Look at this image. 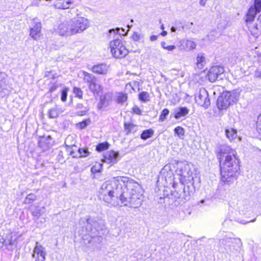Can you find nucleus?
<instances>
[{
  "instance_id": "obj_24",
  "label": "nucleus",
  "mask_w": 261,
  "mask_h": 261,
  "mask_svg": "<svg viewBox=\"0 0 261 261\" xmlns=\"http://www.w3.org/2000/svg\"><path fill=\"white\" fill-rule=\"evenodd\" d=\"M225 134L228 139L231 141L236 139L238 137L237 130L232 127L226 129Z\"/></svg>"
},
{
  "instance_id": "obj_30",
  "label": "nucleus",
  "mask_w": 261,
  "mask_h": 261,
  "mask_svg": "<svg viewBox=\"0 0 261 261\" xmlns=\"http://www.w3.org/2000/svg\"><path fill=\"white\" fill-rule=\"evenodd\" d=\"M174 133L179 138L182 139L184 136L185 130L182 127L177 126L175 128Z\"/></svg>"
},
{
  "instance_id": "obj_2",
  "label": "nucleus",
  "mask_w": 261,
  "mask_h": 261,
  "mask_svg": "<svg viewBox=\"0 0 261 261\" xmlns=\"http://www.w3.org/2000/svg\"><path fill=\"white\" fill-rule=\"evenodd\" d=\"M119 180L123 181L124 194L121 198L120 205L123 204L133 208H138L142 204V189L141 186L128 178L120 177Z\"/></svg>"
},
{
  "instance_id": "obj_19",
  "label": "nucleus",
  "mask_w": 261,
  "mask_h": 261,
  "mask_svg": "<svg viewBox=\"0 0 261 261\" xmlns=\"http://www.w3.org/2000/svg\"><path fill=\"white\" fill-rule=\"evenodd\" d=\"M108 67L106 64H100L93 66L92 71L96 74H106Z\"/></svg>"
},
{
  "instance_id": "obj_50",
  "label": "nucleus",
  "mask_w": 261,
  "mask_h": 261,
  "mask_svg": "<svg viewBox=\"0 0 261 261\" xmlns=\"http://www.w3.org/2000/svg\"><path fill=\"white\" fill-rule=\"evenodd\" d=\"M119 31V28H117L116 30H114V29L110 30L109 33L111 34L112 33H114V34H116V33L118 34Z\"/></svg>"
},
{
  "instance_id": "obj_45",
  "label": "nucleus",
  "mask_w": 261,
  "mask_h": 261,
  "mask_svg": "<svg viewBox=\"0 0 261 261\" xmlns=\"http://www.w3.org/2000/svg\"><path fill=\"white\" fill-rule=\"evenodd\" d=\"M124 126H125V128L126 129L128 130V132H130L131 130V128L134 127L133 124H125Z\"/></svg>"
},
{
  "instance_id": "obj_46",
  "label": "nucleus",
  "mask_w": 261,
  "mask_h": 261,
  "mask_svg": "<svg viewBox=\"0 0 261 261\" xmlns=\"http://www.w3.org/2000/svg\"><path fill=\"white\" fill-rule=\"evenodd\" d=\"M176 48V46L175 45H168L166 46V47H165V49L168 50H173Z\"/></svg>"
},
{
  "instance_id": "obj_9",
  "label": "nucleus",
  "mask_w": 261,
  "mask_h": 261,
  "mask_svg": "<svg viewBox=\"0 0 261 261\" xmlns=\"http://www.w3.org/2000/svg\"><path fill=\"white\" fill-rule=\"evenodd\" d=\"M120 177H114L113 180H107L103 182L99 190V194L119 188L120 185H122L121 180L119 179Z\"/></svg>"
},
{
  "instance_id": "obj_48",
  "label": "nucleus",
  "mask_w": 261,
  "mask_h": 261,
  "mask_svg": "<svg viewBox=\"0 0 261 261\" xmlns=\"http://www.w3.org/2000/svg\"><path fill=\"white\" fill-rule=\"evenodd\" d=\"M188 44H190L191 49H194L196 46V44L193 41H189Z\"/></svg>"
},
{
  "instance_id": "obj_38",
  "label": "nucleus",
  "mask_w": 261,
  "mask_h": 261,
  "mask_svg": "<svg viewBox=\"0 0 261 261\" xmlns=\"http://www.w3.org/2000/svg\"><path fill=\"white\" fill-rule=\"evenodd\" d=\"M68 88H65L62 90L61 99L63 102L65 101L67 99V92L68 91Z\"/></svg>"
},
{
  "instance_id": "obj_43",
  "label": "nucleus",
  "mask_w": 261,
  "mask_h": 261,
  "mask_svg": "<svg viewBox=\"0 0 261 261\" xmlns=\"http://www.w3.org/2000/svg\"><path fill=\"white\" fill-rule=\"evenodd\" d=\"M90 122V121L88 120H86L81 122V123H79L80 127L81 128H84L85 127H86L87 126V125L88 124V122Z\"/></svg>"
},
{
  "instance_id": "obj_25",
  "label": "nucleus",
  "mask_w": 261,
  "mask_h": 261,
  "mask_svg": "<svg viewBox=\"0 0 261 261\" xmlns=\"http://www.w3.org/2000/svg\"><path fill=\"white\" fill-rule=\"evenodd\" d=\"M89 90L93 92L94 95H97L102 90V87L100 85L98 84L97 82L93 83L91 85H88Z\"/></svg>"
},
{
  "instance_id": "obj_42",
  "label": "nucleus",
  "mask_w": 261,
  "mask_h": 261,
  "mask_svg": "<svg viewBox=\"0 0 261 261\" xmlns=\"http://www.w3.org/2000/svg\"><path fill=\"white\" fill-rule=\"evenodd\" d=\"M133 111L134 113H135L137 115H142V111L139 107H138L137 106H135L133 108Z\"/></svg>"
},
{
  "instance_id": "obj_14",
  "label": "nucleus",
  "mask_w": 261,
  "mask_h": 261,
  "mask_svg": "<svg viewBox=\"0 0 261 261\" xmlns=\"http://www.w3.org/2000/svg\"><path fill=\"white\" fill-rule=\"evenodd\" d=\"M261 11V0H255L254 7H251L249 9L246 15L247 22L252 21L257 12Z\"/></svg>"
},
{
  "instance_id": "obj_20",
  "label": "nucleus",
  "mask_w": 261,
  "mask_h": 261,
  "mask_svg": "<svg viewBox=\"0 0 261 261\" xmlns=\"http://www.w3.org/2000/svg\"><path fill=\"white\" fill-rule=\"evenodd\" d=\"M69 151L73 158H84L88 156L90 154V152L88 150L84 148H79L77 153H75L73 150Z\"/></svg>"
},
{
  "instance_id": "obj_31",
  "label": "nucleus",
  "mask_w": 261,
  "mask_h": 261,
  "mask_svg": "<svg viewBox=\"0 0 261 261\" xmlns=\"http://www.w3.org/2000/svg\"><path fill=\"white\" fill-rule=\"evenodd\" d=\"M139 99L140 100L146 102L149 100V95L147 92H142L139 94Z\"/></svg>"
},
{
  "instance_id": "obj_5",
  "label": "nucleus",
  "mask_w": 261,
  "mask_h": 261,
  "mask_svg": "<svg viewBox=\"0 0 261 261\" xmlns=\"http://www.w3.org/2000/svg\"><path fill=\"white\" fill-rule=\"evenodd\" d=\"M174 164L177 165L176 173L180 176V180L182 184L190 182L193 180V172L191 165L186 161H174Z\"/></svg>"
},
{
  "instance_id": "obj_17",
  "label": "nucleus",
  "mask_w": 261,
  "mask_h": 261,
  "mask_svg": "<svg viewBox=\"0 0 261 261\" xmlns=\"http://www.w3.org/2000/svg\"><path fill=\"white\" fill-rule=\"evenodd\" d=\"M119 153L113 150H110L107 152L105 155V162L109 164H114L118 161Z\"/></svg>"
},
{
  "instance_id": "obj_13",
  "label": "nucleus",
  "mask_w": 261,
  "mask_h": 261,
  "mask_svg": "<svg viewBox=\"0 0 261 261\" xmlns=\"http://www.w3.org/2000/svg\"><path fill=\"white\" fill-rule=\"evenodd\" d=\"M46 255L45 248L38 242H36L32 253V257L35 259V261H44L46 258Z\"/></svg>"
},
{
  "instance_id": "obj_4",
  "label": "nucleus",
  "mask_w": 261,
  "mask_h": 261,
  "mask_svg": "<svg viewBox=\"0 0 261 261\" xmlns=\"http://www.w3.org/2000/svg\"><path fill=\"white\" fill-rule=\"evenodd\" d=\"M122 185L118 188L112 190V191H107L99 194L100 199L111 206H117L120 205L121 198L124 194L123 181H121Z\"/></svg>"
},
{
  "instance_id": "obj_21",
  "label": "nucleus",
  "mask_w": 261,
  "mask_h": 261,
  "mask_svg": "<svg viewBox=\"0 0 261 261\" xmlns=\"http://www.w3.org/2000/svg\"><path fill=\"white\" fill-rule=\"evenodd\" d=\"M64 110L58 106H56L50 109L48 112V116L50 118H57L60 114L64 112Z\"/></svg>"
},
{
  "instance_id": "obj_1",
  "label": "nucleus",
  "mask_w": 261,
  "mask_h": 261,
  "mask_svg": "<svg viewBox=\"0 0 261 261\" xmlns=\"http://www.w3.org/2000/svg\"><path fill=\"white\" fill-rule=\"evenodd\" d=\"M217 156L220 161L222 180L230 185L237 179L239 170V160L237 152L228 146L223 145L220 147Z\"/></svg>"
},
{
  "instance_id": "obj_3",
  "label": "nucleus",
  "mask_w": 261,
  "mask_h": 261,
  "mask_svg": "<svg viewBox=\"0 0 261 261\" xmlns=\"http://www.w3.org/2000/svg\"><path fill=\"white\" fill-rule=\"evenodd\" d=\"M89 27L88 19L84 17H76L61 22L58 25L56 31L59 35L67 37L80 34Z\"/></svg>"
},
{
  "instance_id": "obj_29",
  "label": "nucleus",
  "mask_w": 261,
  "mask_h": 261,
  "mask_svg": "<svg viewBox=\"0 0 261 261\" xmlns=\"http://www.w3.org/2000/svg\"><path fill=\"white\" fill-rule=\"evenodd\" d=\"M127 99L126 94L119 93L117 96L116 101L118 103H123L127 100Z\"/></svg>"
},
{
  "instance_id": "obj_11",
  "label": "nucleus",
  "mask_w": 261,
  "mask_h": 261,
  "mask_svg": "<svg viewBox=\"0 0 261 261\" xmlns=\"http://www.w3.org/2000/svg\"><path fill=\"white\" fill-rule=\"evenodd\" d=\"M5 245L9 250H13L16 247V235L15 233H10L6 239L0 236V248Z\"/></svg>"
},
{
  "instance_id": "obj_22",
  "label": "nucleus",
  "mask_w": 261,
  "mask_h": 261,
  "mask_svg": "<svg viewBox=\"0 0 261 261\" xmlns=\"http://www.w3.org/2000/svg\"><path fill=\"white\" fill-rule=\"evenodd\" d=\"M84 75L83 80L85 83L88 84V85H91L93 83L97 82V79L96 77L92 74L84 71L83 72Z\"/></svg>"
},
{
  "instance_id": "obj_27",
  "label": "nucleus",
  "mask_w": 261,
  "mask_h": 261,
  "mask_svg": "<svg viewBox=\"0 0 261 261\" xmlns=\"http://www.w3.org/2000/svg\"><path fill=\"white\" fill-rule=\"evenodd\" d=\"M154 132L152 129H148L144 130L141 135V138L143 140H146L152 136Z\"/></svg>"
},
{
  "instance_id": "obj_23",
  "label": "nucleus",
  "mask_w": 261,
  "mask_h": 261,
  "mask_svg": "<svg viewBox=\"0 0 261 261\" xmlns=\"http://www.w3.org/2000/svg\"><path fill=\"white\" fill-rule=\"evenodd\" d=\"M189 110L186 107H179L176 110L174 118L178 119L182 117L186 116L189 113Z\"/></svg>"
},
{
  "instance_id": "obj_54",
  "label": "nucleus",
  "mask_w": 261,
  "mask_h": 261,
  "mask_svg": "<svg viewBox=\"0 0 261 261\" xmlns=\"http://www.w3.org/2000/svg\"><path fill=\"white\" fill-rule=\"evenodd\" d=\"M176 30V28L174 27H172L171 28V32H175Z\"/></svg>"
},
{
  "instance_id": "obj_8",
  "label": "nucleus",
  "mask_w": 261,
  "mask_h": 261,
  "mask_svg": "<svg viewBox=\"0 0 261 261\" xmlns=\"http://www.w3.org/2000/svg\"><path fill=\"white\" fill-rule=\"evenodd\" d=\"M109 47L112 55L115 58H123L128 53L122 41L120 39H116L110 41Z\"/></svg>"
},
{
  "instance_id": "obj_6",
  "label": "nucleus",
  "mask_w": 261,
  "mask_h": 261,
  "mask_svg": "<svg viewBox=\"0 0 261 261\" xmlns=\"http://www.w3.org/2000/svg\"><path fill=\"white\" fill-rule=\"evenodd\" d=\"M86 229L87 233L90 236L91 239L96 238L97 241L101 242V238L100 237V232L105 228L103 221H97L95 219L89 218L87 220Z\"/></svg>"
},
{
  "instance_id": "obj_16",
  "label": "nucleus",
  "mask_w": 261,
  "mask_h": 261,
  "mask_svg": "<svg viewBox=\"0 0 261 261\" xmlns=\"http://www.w3.org/2000/svg\"><path fill=\"white\" fill-rule=\"evenodd\" d=\"M224 71V68L219 66L212 67L207 75L208 80L211 82H214L217 79L218 76L222 74Z\"/></svg>"
},
{
  "instance_id": "obj_40",
  "label": "nucleus",
  "mask_w": 261,
  "mask_h": 261,
  "mask_svg": "<svg viewBox=\"0 0 261 261\" xmlns=\"http://www.w3.org/2000/svg\"><path fill=\"white\" fill-rule=\"evenodd\" d=\"M256 127L259 130H261V113L258 116L256 121Z\"/></svg>"
},
{
  "instance_id": "obj_33",
  "label": "nucleus",
  "mask_w": 261,
  "mask_h": 261,
  "mask_svg": "<svg viewBox=\"0 0 261 261\" xmlns=\"http://www.w3.org/2000/svg\"><path fill=\"white\" fill-rule=\"evenodd\" d=\"M73 141V137L72 136H68V137L66 138V140H65V144L66 145V147H72L73 146H75V142L73 143H69V142L70 141Z\"/></svg>"
},
{
  "instance_id": "obj_32",
  "label": "nucleus",
  "mask_w": 261,
  "mask_h": 261,
  "mask_svg": "<svg viewBox=\"0 0 261 261\" xmlns=\"http://www.w3.org/2000/svg\"><path fill=\"white\" fill-rule=\"evenodd\" d=\"M109 147V144L107 142H104V143H99L97 146H96V150L100 152L102 151H103L107 149Z\"/></svg>"
},
{
  "instance_id": "obj_18",
  "label": "nucleus",
  "mask_w": 261,
  "mask_h": 261,
  "mask_svg": "<svg viewBox=\"0 0 261 261\" xmlns=\"http://www.w3.org/2000/svg\"><path fill=\"white\" fill-rule=\"evenodd\" d=\"M6 75L5 73H0V97H3L9 93V90L5 88L6 86Z\"/></svg>"
},
{
  "instance_id": "obj_56",
  "label": "nucleus",
  "mask_w": 261,
  "mask_h": 261,
  "mask_svg": "<svg viewBox=\"0 0 261 261\" xmlns=\"http://www.w3.org/2000/svg\"><path fill=\"white\" fill-rule=\"evenodd\" d=\"M77 107L79 108H81V107H82V105L81 104H79L77 105Z\"/></svg>"
},
{
  "instance_id": "obj_52",
  "label": "nucleus",
  "mask_w": 261,
  "mask_h": 261,
  "mask_svg": "<svg viewBox=\"0 0 261 261\" xmlns=\"http://www.w3.org/2000/svg\"><path fill=\"white\" fill-rule=\"evenodd\" d=\"M161 46H162L163 48L165 49V47H166V42H164V41H163V42H161Z\"/></svg>"
},
{
  "instance_id": "obj_41",
  "label": "nucleus",
  "mask_w": 261,
  "mask_h": 261,
  "mask_svg": "<svg viewBox=\"0 0 261 261\" xmlns=\"http://www.w3.org/2000/svg\"><path fill=\"white\" fill-rule=\"evenodd\" d=\"M59 85L58 84H54L49 89V92L50 93H53L54 92V91H56L57 90V89L59 88Z\"/></svg>"
},
{
  "instance_id": "obj_51",
  "label": "nucleus",
  "mask_w": 261,
  "mask_h": 261,
  "mask_svg": "<svg viewBox=\"0 0 261 261\" xmlns=\"http://www.w3.org/2000/svg\"><path fill=\"white\" fill-rule=\"evenodd\" d=\"M158 36L156 35H152L150 37V40L151 41H154L157 40Z\"/></svg>"
},
{
  "instance_id": "obj_37",
  "label": "nucleus",
  "mask_w": 261,
  "mask_h": 261,
  "mask_svg": "<svg viewBox=\"0 0 261 261\" xmlns=\"http://www.w3.org/2000/svg\"><path fill=\"white\" fill-rule=\"evenodd\" d=\"M73 92L76 96L80 99L83 97V91L80 88L74 87L73 88Z\"/></svg>"
},
{
  "instance_id": "obj_53",
  "label": "nucleus",
  "mask_w": 261,
  "mask_h": 261,
  "mask_svg": "<svg viewBox=\"0 0 261 261\" xmlns=\"http://www.w3.org/2000/svg\"><path fill=\"white\" fill-rule=\"evenodd\" d=\"M167 34V32L165 31H163L161 33V35L163 36H166Z\"/></svg>"
},
{
  "instance_id": "obj_47",
  "label": "nucleus",
  "mask_w": 261,
  "mask_h": 261,
  "mask_svg": "<svg viewBox=\"0 0 261 261\" xmlns=\"http://www.w3.org/2000/svg\"><path fill=\"white\" fill-rule=\"evenodd\" d=\"M87 110H85L84 111H79L77 112V115L79 116H84L86 114Z\"/></svg>"
},
{
  "instance_id": "obj_15",
  "label": "nucleus",
  "mask_w": 261,
  "mask_h": 261,
  "mask_svg": "<svg viewBox=\"0 0 261 261\" xmlns=\"http://www.w3.org/2000/svg\"><path fill=\"white\" fill-rule=\"evenodd\" d=\"M41 24L40 21L35 18L33 20V25L30 29V35L35 40L39 38L41 35Z\"/></svg>"
},
{
  "instance_id": "obj_7",
  "label": "nucleus",
  "mask_w": 261,
  "mask_h": 261,
  "mask_svg": "<svg viewBox=\"0 0 261 261\" xmlns=\"http://www.w3.org/2000/svg\"><path fill=\"white\" fill-rule=\"evenodd\" d=\"M240 93L238 90L223 93L217 99V106L220 110H225L231 105L236 102Z\"/></svg>"
},
{
  "instance_id": "obj_12",
  "label": "nucleus",
  "mask_w": 261,
  "mask_h": 261,
  "mask_svg": "<svg viewBox=\"0 0 261 261\" xmlns=\"http://www.w3.org/2000/svg\"><path fill=\"white\" fill-rule=\"evenodd\" d=\"M237 242L241 243L240 239H236L225 236L224 238L220 239L219 243L221 246H224L225 249L230 252H233L235 250L233 244Z\"/></svg>"
},
{
  "instance_id": "obj_49",
  "label": "nucleus",
  "mask_w": 261,
  "mask_h": 261,
  "mask_svg": "<svg viewBox=\"0 0 261 261\" xmlns=\"http://www.w3.org/2000/svg\"><path fill=\"white\" fill-rule=\"evenodd\" d=\"M208 0H200L199 1V4L200 6L202 7H204L205 6L206 3Z\"/></svg>"
},
{
  "instance_id": "obj_10",
  "label": "nucleus",
  "mask_w": 261,
  "mask_h": 261,
  "mask_svg": "<svg viewBox=\"0 0 261 261\" xmlns=\"http://www.w3.org/2000/svg\"><path fill=\"white\" fill-rule=\"evenodd\" d=\"M195 99L197 104L205 109H207L211 105L207 91L204 88L200 89Z\"/></svg>"
},
{
  "instance_id": "obj_36",
  "label": "nucleus",
  "mask_w": 261,
  "mask_h": 261,
  "mask_svg": "<svg viewBox=\"0 0 261 261\" xmlns=\"http://www.w3.org/2000/svg\"><path fill=\"white\" fill-rule=\"evenodd\" d=\"M143 37V35L137 32H134L132 36V39L135 41H139L141 40Z\"/></svg>"
},
{
  "instance_id": "obj_39",
  "label": "nucleus",
  "mask_w": 261,
  "mask_h": 261,
  "mask_svg": "<svg viewBox=\"0 0 261 261\" xmlns=\"http://www.w3.org/2000/svg\"><path fill=\"white\" fill-rule=\"evenodd\" d=\"M102 168V165L99 164L98 166H93L91 169V171L92 173H98L101 172V169Z\"/></svg>"
},
{
  "instance_id": "obj_35",
  "label": "nucleus",
  "mask_w": 261,
  "mask_h": 261,
  "mask_svg": "<svg viewBox=\"0 0 261 261\" xmlns=\"http://www.w3.org/2000/svg\"><path fill=\"white\" fill-rule=\"evenodd\" d=\"M169 113V111L167 109H164L160 116V120L161 121H164L166 119L167 116L168 115Z\"/></svg>"
},
{
  "instance_id": "obj_28",
  "label": "nucleus",
  "mask_w": 261,
  "mask_h": 261,
  "mask_svg": "<svg viewBox=\"0 0 261 261\" xmlns=\"http://www.w3.org/2000/svg\"><path fill=\"white\" fill-rule=\"evenodd\" d=\"M253 28L255 29L256 32H254V33L258 34L261 33V14L259 15L258 17L256 20Z\"/></svg>"
},
{
  "instance_id": "obj_44",
  "label": "nucleus",
  "mask_w": 261,
  "mask_h": 261,
  "mask_svg": "<svg viewBox=\"0 0 261 261\" xmlns=\"http://www.w3.org/2000/svg\"><path fill=\"white\" fill-rule=\"evenodd\" d=\"M254 76L257 78H261V71L256 70L254 72Z\"/></svg>"
},
{
  "instance_id": "obj_34",
  "label": "nucleus",
  "mask_w": 261,
  "mask_h": 261,
  "mask_svg": "<svg viewBox=\"0 0 261 261\" xmlns=\"http://www.w3.org/2000/svg\"><path fill=\"white\" fill-rule=\"evenodd\" d=\"M36 196L35 195L33 194H30L28 195L26 199L25 200V202L26 203H30L36 200Z\"/></svg>"
},
{
  "instance_id": "obj_26",
  "label": "nucleus",
  "mask_w": 261,
  "mask_h": 261,
  "mask_svg": "<svg viewBox=\"0 0 261 261\" xmlns=\"http://www.w3.org/2000/svg\"><path fill=\"white\" fill-rule=\"evenodd\" d=\"M206 63L205 58L202 54L198 55L196 58V65L198 68L202 69Z\"/></svg>"
},
{
  "instance_id": "obj_55",
  "label": "nucleus",
  "mask_w": 261,
  "mask_h": 261,
  "mask_svg": "<svg viewBox=\"0 0 261 261\" xmlns=\"http://www.w3.org/2000/svg\"><path fill=\"white\" fill-rule=\"evenodd\" d=\"M169 168V167L168 166L166 165V166H165L164 167V168L163 169V170H166V169H167V168Z\"/></svg>"
},
{
  "instance_id": "obj_57",
  "label": "nucleus",
  "mask_w": 261,
  "mask_h": 261,
  "mask_svg": "<svg viewBox=\"0 0 261 261\" xmlns=\"http://www.w3.org/2000/svg\"><path fill=\"white\" fill-rule=\"evenodd\" d=\"M161 29L163 30L164 29V24H162V25H161Z\"/></svg>"
}]
</instances>
